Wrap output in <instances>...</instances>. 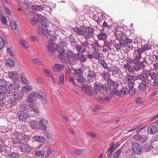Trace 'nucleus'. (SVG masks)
Returning a JSON list of instances; mask_svg holds the SVG:
<instances>
[{
  "label": "nucleus",
  "instance_id": "nucleus-1",
  "mask_svg": "<svg viewBox=\"0 0 158 158\" xmlns=\"http://www.w3.org/2000/svg\"><path fill=\"white\" fill-rule=\"evenodd\" d=\"M138 80L139 85L138 88L140 92L146 91L148 87H150L151 85V80L150 79H147L143 73L138 75Z\"/></svg>",
  "mask_w": 158,
  "mask_h": 158
},
{
  "label": "nucleus",
  "instance_id": "nucleus-2",
  "mask_svg": "<svg viewBox=\"0 0 158 158\" xmlns=\"http://www.w3.org/2000/svg\"><path fill=\"white\" fill-rule=\"evenodd\" d=\"M82 29L83 32V36L85 40L90 39L92 38L94 31L93 28L90 27H86L85 26H83Z\"/></svg>",
  "mask_w": 158,
  "mask_h": 158
},
{
  "label": "nucleus",
  "instance_id": "nucleus-3",
  "mask_svg": "<svg viewBox=\"0 0 158 158\" xmlns=\"http://www.w3.org/2000/svg\"><path fill=\"white\" fill-rule=\"evenodd\" d=\"M138 75L137 76L131 75L128 74L126 76L125 79L128 83V86L135 85V81L138 80Z\"/></svg>",
  "mask_w": 158,
  "mask_h": 158
},
{
  "label": "nucleus",
  "instance_id": "nucleus-4",
  "mask_svg": "<svg viewBox=\"0 0 158 158\" xmlns=\"http://www.w3.org/2000/svg\"><path fill=\"white\" fill-rule=\"evenodd\" d=\"M102 84L100 83H97V82L94 83V91L93 93V95L94 96H99L101 95L103 96L104 94L99 91L102 89Z\"/></svg>",
  "mask_w": 158,
  "mask_h": 158
},
{
  "label": "nucleus",
  "instance_id": "nucleus-5",
  "mask_svg": "<svg viewBox=\"0 0 158 158\" xmlns=\"http://www.w3.org/2000/svg\"><path fill=\"white\" fill-rule=\"evenodd\" d=\"M107 83L110 87V91L113 92L114 93L115 90H117V89L119 85L118 81L115 82L111 79L108 80Z\"/></svg>",
  "mask_w": 158,
  "mask_h": 158
},
{
  "label": "nucleus",
  "instance_id": "nucleus-6",
  "mask_svg": "<svg viewBox=\"0 0 158 158\" xmlns=\"http://www.w3.org/2000/svg\"><path fill=\"white\" fill-rule=\"evenodd\" d=\"M96 74L93 71H89L88 73L86 78V82L87 83H90L96 79Z\"/></svg>",
  "mask_w": 158,
  "mask_h": 158
},
{
  "label": "nucleus",
  "instance_id": "nucleus-7",
  "mask_svg": "<svg viewBox=\"0 0 158 158\" xmlns=\"http://www.w3.org/2000/svg\"><path fill=\"white\" fill-rule=\"evenodd\" d=\"M81 88L88 95L91 96L93 95L94 90V89H91L90 87L87 84L83 85L81 86Z\"/></svg>",
  "mask_w": 158,
  "mask_h": 158
},
{
  "label": "nucleus",
  "instance_id": "nucleus-8",
  "mask_svg": "<svg viewBox=\"0 0 158 158\" xmlns=\"http://www.w3.org/2000/svg\"><path fill=\"white\" fill-rule=\"evenodd\" d=\"M147 79H149L150 76L152 80H154L157 77V73L155 72H151L149 70H145L142 73Z\"/></svg>",
  "mask_w": 158,
  "mask_h": 158
},
{
  "label": "nucleus",
  "instance_id": "nucleus-9",
  "mask_svg": "<svg viewBox=\"0 0 158 158\" xmlns=\"http://www.w3.org/2000/svg\"><path fill=\"white\" fill-rule=\"evenodd\" d=\"M20 151L23 152H29L31 149L32 147L28 144L22 143L19 146Z\"/></svg>",
  "mask_w": 158,
  "mask_h": 158
},
{
  "label": "nucleus",
  "instance_id": "nucleus-10",
  "mask_svg": "<svg viewBox=\"0 0 158 158\" xmlns=\"http://www.w3.org/2000/svg\"><path fill=\"white\" fill-rule=\"evenodd\" d=\"M39 96V92L37 91H33L28 96L27 102H35Z\"/></svg>",
  "mask_w": 158,
  "mask_h": 158
},
{
  "label": "nucleus",
  "instance_id": "nucleus-11",
  "mask_svg": "<svg viewBox=\"0 0 158 158\" xmlns=\"http://www.w3.org/2000/svg\"><path fill=\"white\" fill-rule=\"evenodd\" d=\"M134 137L137 141L141 143L145 142L148 138V135H140L139 134H136L134 136Z\"/></svg>",
  "mask_w": 158,
  "mask_h": 158
},
{
  "label": "nucleus",
  "instance_id": "nucleus-12",
  "mask_svg": "<svg viewBox=\"0 0 158 158\" xmlns=\"http://www.w3.org/2000/svg\"><path fill=\"white\" fill-rule=\"evenodd\" d=\"M132 149L135 154H139L141 152L142 147L140 144L135 143L132 145Z\"/></svg>",
  "mask_w": 158,
  "mask_h": 158
},
{
  "label": "nucleus",
  "instance_id": "nucleus-13",
  "mask_svg": "<svg viewBox=\"0 0 158 158\" xmlns=\"http://www.w3.org/2000/svg\"><path fill=\"white\" fill-rule=\"evenodd\" d=\"M143 52L140 49V48H138L137 49H135L134 52V61L135 62L139 61V60L141 58V54Z\"/></svg>",
  "mask_w": 158,
  "mask_h": 158
},
{
  "label": "nucleus",
  "instance_id": "nucleus-14",
  "mask_svg": "<svg viewBox=\"0 0 158 158\" xmlns=\"http://www.w3.org/2000/svg\"><path fill=\"white\" fill-rule=\"evenodd\" d=\"M67 56H64V58L67 60H70V58L73 57L74 59L77 60V58H78L77 54H74L71 50H69L67 51L66 52Z\"/></svg>",
  "mask_w": 158,
  "mask_h": 158
},
{
  "label": "nucleus",
  "instance_id": "nucleus-15",
  "mask_svg": "<svg viewBox=\"0 0 158 158\" xmlns=\"http://www.w3.org/2000/svg\"><path fill=\"white\" fill-rule=\"evenodd\" d=\"M147 131L149 134H155L158 132V129L155 125L151 124L148 126Z\"/></svg>",
  "mask_w": 158,
  "mask_h": 158
},
{
  "label": "nucleus",
  "instance_id": "nucleus-16",
  "mask_svg": "<svg viewBox=\"0 0 158 158\" xmlns=\"http://www.w3.org/2000/svg\"><path fill=\"white\" fill-rule=\"evenodd\" d=\"M47 121L44 119L40 120L39 123L40 127L43 131H44L47 130Z\"/></svg>",
  "mask_w": 158,
  "mask_h": 158
},
{
  "label": "nucleus",
  "instance_id": "nucleus-17",
  "mask_svg": "<svg viewBox=\"0 0 158 158\" xmlns=\"http://www.w3.org/2000/svg\"><path fill=\"white\" fill-rule=\"evenodd\" d=\"M18 118L20 120H25L28 118V114L23 112H19L17 114Z\"/></svg>",
  "mask_w": 158,
  "mask_h": 158
},
{
  "label": "nucleus",
  "instance_id": "nucleus-18",
  "mask_svg": "<svg viewBox=\"0 0 158 158\" xmlns=\"http://www.w3.org/2000/svg\"><path fill=\"white\" fill-rule=\"evenodd\" d=\"M10 96V93L9 89L3 90L0 91V101L3 100L5 97Z\"/></svg>",
  "mask_w": 158,
  "mask_h": 158
},
{
  "label": "nucleus",
  "instance_id": "nucleus-19",
  "mask_svg": "<svg viewBox=\"0 0 158 158\" xmlns=\"http://www.w3.org/2000/svg\"><path fill=\"white\" fill-rule=\"evenodd\" d=\"M115 90V91L114 92V94L118 96H120L122 94L125 95H127V94H129L128 89L127 88H122L121 91H120L118 90Z\"/></svg>",
  "mask_w": 158,
  "mask_h": 158
},
{
  "label": "nucleus",
  "instance_id": "nucleus-20",
  "mask_svg": "<svg viewBox=\"0 0 158 158\" xmlns=\"http://www.w3.org/2000/svg\"><path fill=\"white\" fill-rule=\"evenodd\" d=\"M7 85V82L6 81L2 78H0V91L8 89V88L6 87Z\"/></svg>",
  "mask_w": 158,
  "mask_h": 158
},
{
  "label": "nucleus",
  "instance_id": "nucleus-21",
  "mask_svg": "<svg viewBox=\"0 0 158 158\" xmlns=\"http://www.w3.org/2000/svg\"><path fill=\"white\" fill-rule=\"evenodd\" d=\"M8 88L10 90H16L18 89L20 87L19 84L16 82H14L12 83L9 84L8 86Z\"/></svg>",
  "mask_w": 158,
  "mask_h": 158
},
{
  "label": "nucleus",
  "instance_id": "nucleus-22",
  "mask_svg": "<svg viewBox=\"0 0 158 158\" xmlns=\"http://www.w3.org/2000/svg\"><path fill=\"white\" fill-rule=\"evenodd\" d=\"M103 96H101L100 95L99 96H98L97 97H96V99L97 100L101 103H106L108 102L110 100V98L108 97H102Z\"/></svg>",
  "mask_w": 158,
  "mask_h": 158
},
{
  "label": "nucleus",
  "instance_id": "nucleus-23",
  "mask_svg": "<svg viewBox=\"0 0 158 158\" xmlns=\"http://www.w3.org/2000/svg\"><path fill=\"white\" fill-rule=\"evenodd\" d=\"M14 98L17 101V100H21L23 99V92H15L13 95Z\"/></svg>",
  "mask_w": 158,
  "mask_h": 158
},
{
  "label": "nucleus",
  "instance_id": "nucleus-24",
  "mask_svg": "<svg viewBox=\"0 0 158 158\" xmlns=\"http://www.w3.org/2000/svg\"><path fill=\"white\" fill-rule=\"evenodd\" d=\"M97 36L99 40L103 41L106 40L107 37V35L106 33L103 31H101L97 35Z\"/></svg>",
  "mask_w": 158,
  "mask_h": 158
},
{
  "label": "nucleus",
  "instance_id": "nucleus-25",
  "mask_svg": "<svg viewBox=\"0 0 158 158\" xmlns=\"http://www.w3.org/2000/svg\"><path fill=\"white\" fill-rule=\"evenodd\" d=\"M8 77L13 81L17 80L18 79V75L15 72H8Z\"/></svg>",
  "mask_w": 158,
  "mask_h": 158
},
{
  "label": "nucleus",
  "instance_id": "nucleus-26",
  "mask_svg": "<svg viewBox=\"0 0 158 158\" xmlns=\"http://www.w3.org/2000/svg\"><path fill=\"white\" fill-rule=\"evenodd\" d=\"M115 148H114V143H111L110 145V147L107 149V152L110 153V154H107L108 157H110L112 155L113 152H114Z\"/></svg>",
  "mask_w": 158,
  "mask_h": 158
},
{
  "label": "nucleus",
  "instance_id": "nucleus-27",
  "mask_svg": "<svg viewBox=\"0 0 158 158\" xmlns=\"http://www.w3.org/2000/svg\"><path fill=\"white\" fill-rule=\"evenodd\" d=\"M132 42V40L128 38H126V39H122L119 41V43L123 47H125L128 43H131Z\"/></svg>",
  "mask_w": 158,
  "mask_h": 158
},
{
  "label": "nucleus",
  "instance_id": "nucleus-28",
  "mask_svg": "<svg viewBox=\"0 0 158 158\" xmlns=\"http://www.w3.org/2000/svg\"><path fill=\"white\" fill-rule=\"evenodd\" d=\"M39 17L41 18L40 22V24L44 26L45 28L48 27L49 25V21L46 19H45L44 18H43V16L41 15H40Z\"/></svg>",
  "mask_w": 158,
  "mask_h": 158
},
{
  "label": "nucleus",
  "instance_id": "nucleus-29",
  "mask_svg": "<svg viewBox=\"0 0 158 158\" xmlns=\"http://www.w3.org/2000/svg\"><path fill=\"white\" fill-rule=\"evenodd\" d=\"M139 61H136L135 62V61H133V63L134 64L132 67V69H133L132 73L133 74L135 71L138 72L140 69L139 66Z\"/></svg>",
  "mask_w": 158,
  "mask_h": 158
},
{
  "label": "nucleus",
  "instance_id": "nucleus-30",
  "mask_svg": "<svg viewBox=\"0 0 158 158\" xmlns=\"http://www.w3.org/2000/svg\"><path fill=\"white\" fill-rule=\"evenodd\" d=\"M6 102L7 104L11 106H13L15 105L17 103V101L14 97H8L6 100Z\"/></svg>",
  "mask_w": 158,
  "mask_h": 158
},
{
  "label": "nucleus",
  "instance_id": "nucleus-31",
  "mask_svg": "<svg viewBox=\"0 0 158 158\" xmlns=\"http://www.w3.org/2000/svg\"><path fill=\"white\" fill-rule=\"evenodd\" d=\"M91 46L92 49H94L95 52H97L99 50L98 48L100 47V45L97 40H95L92 43Z\"/></svg>",
  "mask_w": 158,
  "mask_h": 158
},
{
  "label": "nucleus",
  "instance_id": "nucleus-32",
  "mask_svg": "<svg viewBox=\"0 0 158 158\" xmlns=\"http://www.w3.org/2000/svg\"><path fill=\"white\" fill-rule=\"evenodd\" d=\"M55 44L53 42H49L47 46L48 50L49 52H51L54 51L55 50Z\"/></svg>",
  "mask_w": 158,
  "mask_h": 158
},
{
  "label": "nucleus",
  "instance_id": "nucleus-33",
  "mask_svg": "<svg viewBox=\"0 0 158 158\" xmlns=\"http://www.w3.org/2000/svg\"><path fill=\"white\" fill-rule=\"evenodd\" d=\"M101 75L105 81H108V80L110 79V74L108 72L104 71L101 73Z\"/></svg>",
  "mask_w": 158,
  "mask_h": 158
},
{
  "label": "nucleus",
  "instance_id": "nucleus-34",
  "mask_svg": "<svg viewBox=\"0 0 158 158\" xmlns=\"http://www.w3.org/2000/svg\"><path fill=\"white\" fill-rule=\"evenodd\" d=\"M75 47L76 50L78 52L84 53L86 51L81 44V45L76 44L75 46Z\"/></svg>",
  "mask_w": 158,
  "mask_h": 158
},
{
  "label": "nucleus",
  "instance_id": "nucleus-35",
  "mask_svg": "<svg viewBox=\"0 0 158 158\" xmlns=\"http://www.w3.org/2000/svg\"><path fill=\"white\" fill-rule=\"evenodd\" d=\"M134 85H135L128 86V93L130 96H132L134 95L135 93L136 90L134 87Z\"/></svg>",
  "mask_w": 158,
  "mask_h": 158
},
{
  "label": "nucleus",
  "instance_id": "nucleus-36",
  "mask_svg": "<svg viewBox=\"0 0 158 158\" xmlns=\"http://www.w3.org/2000/svg\"><path fill=\"white\" fill-rule=\"evenodd\" d=\"M46 5L44 4L43 6L34 5L32 6V9L36 11H40L41 10H44Z\"/></svg>",
  "mask_w": 158,
  "mask_h": 158
},
{
  "label": "nucleus",
  "instance_id": "nucleus-37",
  "mask_svg": "<svg viewBox=\"0 0 158 158\" xmlns=\"http://www.w3.org/2000/svg\"><path fill=\"white\" fill-rule=\"evenodd\" d=\"M64 67V65H62L56 64L53 66V69L56 72H59Z\"/></svg>",
  "mask_w": 158,
  "mask_h": 158
},
{
  "label": "nucleus",
  "instance_id": "nucleus-38",
  "mask_svg": "<svg viewBox=\"0 0 158 158\" xmlns=\"http://www.w3.org/2000/svg\"><path fill=\"white\" fill-rule=\"evenodd\" d=\"M5 64L7 66L13 67L15 66V62L11 59H7L5 60Z\"/></svg>",
  "mask_w": 158,
  "mask_h": 158
},
{
  "label": "nucleus",
  "instance_id": "nucleus-39",
  "mask_svg": "<svg viewBox=\"0 0 158 158\" xmlns=\"http://www.w3.org/2000/svg\"><path fill=\"white\" fill-rule=\"evenodd\" d=\"M44 72L48 77H51L53 80L52 81H54L55 83V79L53 75L51 73L49 69H44L43 70Z\"/></svg>",
  "mask_w": 158,
  "mask_h": 158
},
{
  "label": "nucleus",
  "instance_id": "nucleus-40",
  "mask_svg": "<svg viewBox=\"0 0 158 158\" xmlns=\"http://www.w3.org/2000/svg\"><path fill=\"white\" fill-rule=\"evenodd\" d=\"M30 107H32V111L34 112V113L36 114L39 113V110L38 106L34 103H33L30 105Z\"/></svg>",
  "mask_w": 158,
  "mask_h": 158
},
{
  "label": "nucleus",
  "instance_id": "nucleus-41",
  "mask_svg": "<svg viewBox=\"0 0 158 158\" xmlns=\"http://www.w3.org/2000/svg\"><path fill=\"white\" fill-rule=\"evenodd\" d=\"M9 158H19L20 156L18 153L10 152L8 154Z\"/></svg>",
  "mask_w": 158,
  "mask_h": 158
},
{
  "label": "nucleus",
  "instance_id": "nucleus-42",
  "mask_svg": "<svg viewBox=\"0 0 158 158\" xmlns=\"http://www.w3.org/2000/svg\"><path fill=\"white\" fill-rule=\"evenodd\" d=\"M33 139L35 141L40 142H44L45 140V138L42 136H35Z\"/></svg>",
  "mask_w": 158,
  "mask_h": 158
},
{
  "label": "nucleus",
  "instance_id": "nucleus-43",
  "mask_svg": "<svg viewBox=\"0 0 158 158\" xmlns=\"http://www.w3.org/2000/svg\"><path fill=\"white\" fill-rule=\"evenodd\" d=\"M151 45L148 44H147L141 46V48H140L143 52L145 51H147L151 48Z\"/></svg>",
  "mask_w": 158,
  "mask_h": 158
},
{
  "label": "nucleus",
  "instance_id": "nucleus-44",
  "mask_svg": "<svg viewBox=\"0 0 158 158\" xmlns=\"http://www.w3.org/2000/svg\"><path fill=\"white\" fill-rule=\"evenodd\" d=\"M82 26H81V29L77 28H73V30L78 35L83 36V32L82 29Z\"/></svg>",
  "mask_w": 158,
  "mask_h": 158
},
{
  "label": "nucleus",
  "instance_id": "nucleus-45",
  "mask_svg": "<svg viewBox=\"0 0 158 158\" xmlns=\"http://www.w3.org/2000/svg\"><path fill=\"white\" fill-rule=\"evenodd\" d=\"M56 49L57 51L61 55H64L65 53V51L64 48L57 45Z\"/></svg>",
  "mask_w": 158,
  "mask_h": 158
},
{
  "label": "nucleus",
  "instance_id": "nucleus-46",
  "mask_svg": "<svg viewBox=\"0 0 158 158\" xmlns=\"http://www.w3.org/2000/svg\"><path fill=\"white\" fill-rule=\"evenodd\" d=\"M30 137L26 135H21V139L22 140L25 142H27L30 139Z\"/></svg>",
  "mask_w": 158,
  "mask_h": 158
},
{
  "label": "nucleus",
  "instance_id": "nucleus-47",
  "mask_svg": "<svg viewBox=\"0 0 158 158\" xmlns=\"http://www.w3.org/2000/svg\"><path fill=\"white\" fill-rule=\"evenodd\" d=\"M39 20L38 19V18L34 16L31 18L30 20V22L31 24L36 25Z\"/></svg>",
  "mask_w": 158,
  "mask_h": 158
},
{
  "label": "nucleus",
  "instance_id": "nucleus-48",
  "mask_svg": "<svg viewBox=\"0 0 158 158\" xmlns=\"http://www.w3.org/2000/svg\"><path fill=\"white\" fill-rule=\"evenodd\" d=\"M87 58L84 55L82 54H81L79 56L78 58L77 59V60H78L82 62H85L87 60Z\"/></svg>",
  "mask_w": 158,
  "mask_h": 158
},
{
  "label": "nucleus",
  "instance_id": "nucleus-49",
  "mask_svg": "<svg viewBox=\"0 0 158 158\" xmlns=\"http://www.w3.org/2000/svg\"><path fill=\"white\" fill-rule=\"evenodd\" d=\"M30 126L31 127L37 129L40 128L39 124L36 123L35 121H32L30 124Z\"/></svg>",
  "mask_w": 158,
  "mask_h": 158
},
{
  "label": "nucleus",
  "instance_id": "nucleus-50",
  "mask_svg": "<svg viewBox=\"0 0 158 158\" xmlns=\"http://www.w3.org/2000/svg\"><path fill=\"white\" fill-rule=\"evenodd\" d=\"M82 72L83 70L81 69H75L74 70V73L77 77L82 76Z\"/></svg>",
  "mask_w": 158,
  "mask_h": 158
},
{
  "label": "nucleus",
  "instance_id": "nucleus-51",
  "mask_svg": "<svg viewBox=\"0 0 158 158\" xmlns=\"http://www.w3.org/2000/svg\"><path fill=\"white\" fill-rule=\"evenodd\" d=\"M20 42L21 44L24 48H28V44L25 40L22 39H20Z\"/></svg>",
  "mask_w": 158,
  "mask_h": 158
},
{
  "label": "nucleus",
  "instance_id": "nucleus-52",
  "mask_svg": "<svg viewBox=\"0 0 158 158\" xmlns=\"http://www.w3.org/2000/svg\"><path fill=\"white\" fill-rule=\"evenodd\" d=\"M124 68L126 70H127L129 73H132V67L128 63L124 65Z\"/></svg>",
  "mask_w": 158,
  "mask_h": 158
},
{
  "label": "nucleus",
  "instance_id": "nucleus-53",
  "mask_svg": "<svg viewBox=\"0 0 158 158\" xmlns=\"http://www.w3.org/2000/svg\"><path fill=\"white\" fill-rule=\"evenodd\" d=\"M103 41H104V46L106 47L107 48H108L109 50H111L110 48L111 45L110 44V43L107 41L106 40H105Z\"/></svg>",
  "mask_w": 158,
  "mask_h": 158
},
{
  "label": "nucleus",
  "instance_id": "nucleus-54",
  "mask_svg": "<svg viewBox=\"0 0 158 158\" xmlns=\"http://www.w3.org/2000/svg\"><path fill=\"white\" fill-rule=\"evenodd\" d=\"M85 40V41L84 42L80 41L81 44H82L83 48H85V49L86 50V48H87L89 44V43L88 42L87 40Z\"/></svg>",
  "mask_w": 158,
  "mask_h": 158
},
{
  "label": "nucleus",
  "instance_id": "nucleus-55",
  "mask_svg": "<svg viewBox=\"0 0 158 158\" xmlns=\"http://www.w3.org/2000/svg\"><path fill=\"white\" fill-rule=\"evenodd\" d=\"M122 151V148H121L118 149L116 152H115L113 154V157L114 158H117L118 156L120 154Z\"/></svg>",
  "mask_w": 158,
  "mask_h": 158
},
{
  "label": "nucleus",
  "instance_id": "nucleus-56",
  "mask_svg": "<svg viewBox=\"0 0 158 158\" xmlns=\"http://www.w3.org/2000/svg\"><path fill=\"white\" fill-rule=\"evenodd\" d=\"M145 152H148L152 148V147L150 144H147L144 145Z\"/></svg>",
  "mask_w": 158,
  "mask_h": 158
},
{
  "label": "nucleus",
  "instance_id": "nucleus-57",
  "mask_svg": "<svg viewBox=\"0 0 158 158\" xmlns=\"http://www.w3.org/2000/svg\"><path fill=\"white\" fill-rule=\"evenodd\" d=\"M32 89V87L31 86H26L23 87V91L25 92H27L30 91Z\"/></svg>",
  "mask_w": 158,
  "mask_h": 158
},
{
  "label": "nucleus",
  "instance_id": "nucleus-58",
  "mask_svg": "<svg viewBox=\"0 0 158 158\" xmlns=\"http://www.w3.org/2000/svg\"><path fill=\"white\" fill-rule=\"evenodd\" d=\"M12 139V142L14 144H18L20 142V140L19 138L17 137H14Z\"/></svg>",
  "mask_w": 158,
  "mask_h": 158
},
{
  "label": "nucleus",
  "instance_id": "nucleus-59",
  "mask_svg": "<svg viewBox=\"0 0 158 158\" xmlns=\"http://www.w3.org/2000/svg\"><path fill=\"white\" fill-rule=\"evenodd\" d=\"M45 153V152L43 151H36L35 152V154L38 156H41L44 155Z\"/></svg>",
  "mask_w": 158,
  "mask_h": 158
},
{
  "label": "nucleus",
  "instance_id": "nucleus-60",
  "mask_svg": "<svg viewBox=\"0 0 158 158\" xmlns=\"http://www.w3.org/2000/svg\"><path fill=\"white\" fill-rule=\"evenodd\" d=\"M33 63L34 64H38L42 65V63L39 61L38 59L36 58H34L32 60Z\"/></svg>",
  "mask_w": 158,
  "mask_h": 158
},
{
  "label": "nucleus",
  "instance_id": "nucleus-61",
  "mask_svg": "<svg viewBox=\"0 0 158 158\" xmlns=\"http://www.w3.org/2000/svg\"><path fill=\"white\" fill-rule=\"evenodd\" d=\"M10 24L12 28L13 29H16V23L15 20H12L10 23Z\"/></svg>",
  "mask_w": 158,
  "mask_h": 158
},
{
  "label": "nucleus",
  "instance_id": "nucleus-62",
  "mask_svg": "<svg viewBox=\"0 0 158 158\" xmlns=\"http://www.w3.org/2000/svg\"><path fill=\"white\" fill-rule=\"evenodd\" d=\"M102 89L105 91H108L109 90L110 91V87L108 84L105 85L103 86L102 85Z\"/></svg>",
  "mask_w": 158,
  "mask_h": 158
},
{
  "label": "nucleus",
  "instance_id": "nucleus-63",
  "mask_svg": "<svg viewBox=\"0 0 158 158\" xmlns=\"http://www.w3.org/2000/svg\"><path fill=\"white\" fill-rule=\"evenodd\" d=\"M64 74H62L60 75L59 78L60 81V82L59 83L60 84H63L64 83Z\"/></svg>",
  "mask_w": 158,
  "mask_h": 158
},
{
  "label": "nucleus",
  "instance_id": "nucleus-64",
  "mask_svg": "<svg viewBox=\"0 0 158 158\" xmlns=\"http://www.w3.org/2000/svg\"><path fill=\"white\" fill-rule=\"evenodd\" d=\"M76 79L78 82L81 83L82 82H84L85 80L84 78L82 77V76H79L77 77Z\"/></svg>",
  "mask_w": 158,
  "mask_h": 158
}]
</instances>
